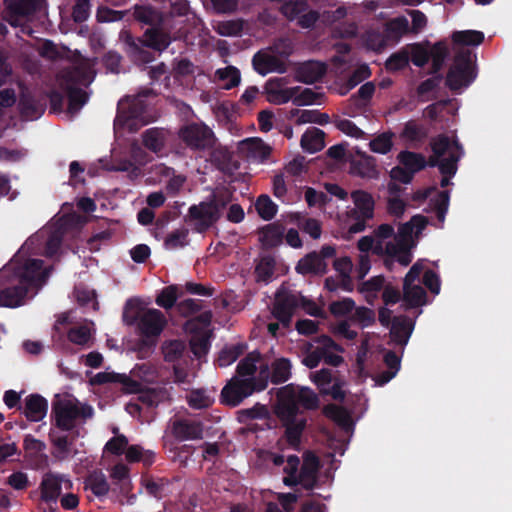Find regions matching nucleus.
Wrapping results in <instances>:
<instances>
[{
    "label": "nucleus",
    "mask_w": 512,
    "mask_h": 512,
    "mask_svg": "<svg viewBox=\"0 0 512 512\" xmlns=\"http://www.w3.org/2000/svg\"><path fill=\"white\" fill-rule=\"evenodd\" d=\"M48 276L41 259H27L4 267L0 277L6 280L7 286L0 290V304L11 308L22 305L28 291L40 288Z\"/></svg>",
    "instance_id": "1"
},
{
    "label": "nucleus",
    "mask_w": 512,
    "mask_h": 512,
    "mask_svg": "<svg viewBox=\"0 0 512 512\" xmlns=\"http://www.w3.org/2000/svg\"><path fill=\"white\" fill-rule=\"evenodd\" d=\"M123 320L127 325H135L139 336L137 350L140 353H151L167 325L165 315L158 309L148 308L133 313L124 312Z\"/></svg>",
    "instance_id": "2"
},
{
    "label": "nucleus",
    "mask_w": 512,
    "mask_h": 512,
    "mask_svg": "<svg viewBox=\"0 0 512 512\" xmlns=\"http://www.w3.org/2000/svg\"><path fill=\"white\" fill-rule=\"evenodd\" d=\"M94 76V72L87 64L69 67L57 75L59 88L68 98V113H78L87 103L89 95L80 86H89Z\"/></svg>",
    "instance_id": "3"
},
{
    "label": "nucleus",
    "mask_w": 512,
    "mask_h": 512,
    "mask_svg": "<svg viewBox=\"0 0 512 512\" xmlns=\"http://www.w3.org/2000/svg\"><path fill=\"white\" fill-rule=\"evenodd\" d=\"M120 40L128 57L134 62L142 63H149L153 59L152 53L146 48L164 51L171 43L170 35L157 28H148L143 37H135L129 31H122Z\"/></svg>",
    "instance_id": "4"
},
{
    "label": "nucleus",
    "mask_w": 512,
    "mask_h": 512,
    "mask_svg": "<svg viewBox=\"0 0 512 512\" xmlns=\"http://www.w3.org/2000/svg\"><path fill=\"white\" fill-rule=\"evenodd\" d=\"M269 366L261 365L258 377H250L246 379L232 378L221 391V403L236 407L245 398L254 392H260L266 389L268 385Z\"/></svg>",
    "instance_id": "5"
},
{
    "label": "nucleus",
    "mask_w": 512,
    "mask_h": 512,
    "mask_svg": "<svg viewBox=\"0 0 512 512\" xmlns=\"http://www.w3.org/2000/svg\"><path fill=\"white\" fill-rule=\"evenodd\" d=\"M277 398L276 407L282 409V414L286 417L299 416L300 407L306 410H315L319 406V398L313 390L293 384L280 388Z\"/></svg>",
    "instance_id": "6"
},
{
    "label": "nucleus",
    "mask_w": 512,
    "mask_h": 512,
    "mask_svg": "<svg viewBox=\"0 0 512 512\" xmlns=\"http://www.w3.org/2000/svg\"><path fill=\"white\" fill-rule=\"evenodd\" d=\"M476 55L468 49H461L455 53L453 62L445 78L446 86L452 92L470 86L477 77Z\"/></svg>",
    "instance_id": "7"
},
{
    "label": "nucleus",
    "mask_w": 512,
    "mask_h": 512,
    "mask_svg": "<svg viewBox=\"0 0 512 512\" xmlns=\"http://www.w3.org/2000/svg\"><path fill=\"white\" fill-rule=\"evenodd\" d=\"M93 414L94 410L90 405H79L70 400H57L52 403L54 425L61 431H72L78 418H92Z\"/></svg>",
    "instance_id": "8"
},
{
    "label": "nucleus",
    "mask_w": 512,
    "mask_h": 512,
    "mask_svg": "<svg viewBox=\"0 0 512 512\" xmlns=\"http://www.w3.org/2000/svg\"><path fill=\"white\" fill-rule=\"evenodd\" d=\"M228 201L223 196L212 194L205 201L189 207L187 217L197 221L196 230L204 232L212 227L221 217Z\"/></svg>",
    "instance_id": "9"
},
{
    "label": "nucleus",
    "mask_w": 512,
    "mask_h": 512,
    "mask_svg": "<svg viewBox=\"0 0 512 512\" xmlns=\"http://www.w3.org/2000/svg\"><path fill=\"white\" fill-rule=\"evenodd\" d=\"M179 139L194 152L213 149L216 137L212 129L203 122H188L178 130Z\"/></svg>",
    "instance_id": "10"
},
{
    "label": "nucleus",
    "mask_w": 512,
    "mask_h": 512,
    "mask_svg": "<svg viewBox=\"0 0 512 512\" xmlns=\"http://www.w3.org/2000/svg\"><path fill=\"white\" fill-rule=\"evenodd\" d=\"M351 199L354 207L347 212V216L354 221L349 226V232L355 234L364 231L367 221L373 219L375 200L370 193L364 190L352 191Z\"/></svg>",
    "instance_id": "11"
},
{
    "label": "nucleus",
    "mask_w": 512,
    "mask_h": 512,
    "mask_svg": "<svg viewBox=\"0 0 512 512\" xmlns=\"http://www.w3.org/2000/svg\"><path fill=\"white\" fill-rule=\"evenodd\" d=\"M153 94L152 89H144L134 97L118 103L116 123L132 128L133 122L141 120L146 113L147 104L144 98Z\"/></svg>",
    "instance_id": "12"
},
{
    "label": "nucleus",
    "mask_w": 512,
    "mask_h": 512,
    "mask_svg": "<svg viewBox=\"0 0 512 512\" xmlns=\"http://www.w3.org/2000/svg\"><path fill=\"white\" fill-rule=\"evenodd\" d=\"M47 108V97L44 93L20 87L18 111L22 119L33 121L39 119Z\"/></svg>",
    "instance_id": "13"
},
{
    "label": "nucleus",
    "mask_w": 512,
    "mask_h": 512,
    "mask_svg": "<svg viewBox=\"0 0 512 512\" xmlns=\"http://www.w3.org/2000/svg\"><path fill=\"white\" fill-rule=\"evenodd\" d=\"M302 300L304 297L282 285L275 294L273 316L283 325L288 326L294 311Z\"/></svg>",
    "instance_id": "14"
},
{
    "label": "nucleus",
    "mask_w": 512,
    "mask_h": 512,
    "mask_svg": "<svg viewBox=\"0 0 512 512\" xmlns=\"http://www.w3.org/2000/svg\"><path fill=\"white\" fill-rule=\"evenodd\" d=\"M72 488L73 483L67 475L47 473L40 484L41 499L48 504H56L62 490Z\"/></svg>",
    "instance_id": "15"
},
{
    "label": "nucleus",
    "mask_w": 512,
    "mask_h": 512,
    "mask_svg": "<svg viewBox=\"0 0 512 512\" xmlns=\"http://www.w3.org/2000/svg\"><path fill=\"white\" fill-rule=\"evenodd\" d=\"M3 19L11 26L21 25V21L33 15L38 8V0H4Z\"/></svg>",
    "instance_id": "16"
},
{
    "label": "nucleus",
    "mask_w": 512,
    "mask_h": 512,
    "mask_svg": "<svg viewBox=\"0 0 512 512\" xmlns=\"http://www.w3.org/2000/svg\"><path fill=\"white\" fill-rule=\"evenodd\" d=\"M288 83L287 77L270 78L265 84L267 100L276 105L288 103L290 100L293 101L295 95L300 91V86L285 88Z\"/></svg>",
    "instance_id": "17"
},
{
    "label": "nucleus",
    "mask_w": 512,
    "mask_h": 512,
    "mask_svg": "<svg viewBox=\"0 0 512 512\" xmlns=\"http://www.w3.org/2000/svg\"><path fill=\"white\" fill-rule=\"evenodd\" d=\"M356 156H351L350 174L361 178L377 179L379 171L377 169L376 158L367 153L356 149Z\"/></svg>",
    "instance_id": "18"
},
{
    "label": "nucleus",
    "mask_w": 512,
    "mask_h": 512,
    "mask_svg": "<svg viewBox=\"0 0 512 512\" xmlns=\"http://www.w3.org/2000/svg\"><path fill=\"white\" fill-rule=\"evenodd\" d=\"M203 424L190 419H176L171 425V434L178 441L203 438Z\"/></svg>",
    "instance_id": "19"
},
{
    "label": "nucleus",
    "mask_w": 512,
    "mask_h": 512,
    "mask_svg": "<svg viewBox=\"0 0 512 512\" xmlns=\"http://www.w3.org/2000/svg\"><path fill=\"white\" fill-rule=\"evenodd\" d=\"M327 72L324 62L308 60L300 63L295 69V79L305 84H314L321 80Z\"/></svg>",
    "instance_id": "20"
},
{
    "label": "nucleus",
    "mask_w": 512,
    "mask_h": 512,
    "mask_svg": "<svg viewBox=\"0 0 512 512\" xmlns=\"http://www.w3.org/2000/svg\"><path fill=\"white\" fill-rule=\"evenodd\" d=\"M275 413L285 427V437L289 445L293 447L298 446L306 426V418L298 416L286 417L282 414V409L278 407L275 408Z\"/></svg>",
    "instance_id": "21"
},
{
    "label": "nucleus",
    "mask_w": 512,
    "mask_h": 512,
    "mask_svg": "<svg viewBox=\"0 0 512 512\" xmlns=\"http://www.w3.org/2000/svg\"><path fill=\"white\" fill-rule=\"evenodd\" d=\"M239 150L251 162L264 163L271 155L272 149L260 138H248L240 142Z\"/></svg>",
    "instance_id": "22"
},
{
    "label": "nucleus",
    "mask_w": 512,
    "mask_h": 512,
    "mask_svg": "<svg viewBox=\"0 0 512 512\" xmlns=\"http://www.w3.org/2000/svg\"><path fill=\"white\" fill-rule=\"evenodd\" d=\"M92 383L98 385L119 383L122 385L123 390L126 393H139L142 387V384L139 381L132 379L127 374L115 372H99L93 378Z\"/></svg>",
    "instance_id": "23"
},
{
    "label": "nucleus",
    "mask_w": 512,
    "mask_h": 512,
    "mask_svg": "<svg viewBox=\"0 0 512 512\" xmlns=\"http://www.w3.org/2000/svg\"><path fill=\"white\" fill-rule=\"evenodd\" d=\"M20 410L27 420L39 422L47 414L48 401L39 394H30L25 398L24 406H20Z\"/></svg>",
    "instance_id": "24"
},
{
    "label": "nucleus",
    "mask_w": 512,
    "mask_h": 512,
    "mask_svg": "<svg viewBox=\"0 0 512 512\" xmlns=\"http://www.w3.org/2000/svg\"><path fill=\"white\" fill-rule=\"evenodd\" d=\"M328 264L313 251L302 257L296 264L295 270L301 275H324L327 273Z\"/></svg>",
    "instance_id": "25"
},
{
    "label": "nucleus",
    "mask_w": 512,
    "mask_h": 512,
    "mask_svg": "<svg viewBox=\"0 0 512 512\" xmlns=\"http://www.w3.org/2000/svg\"><path fill=\"white\" fill-rule=\"evenodd\" d=\"M414 330V322L405 315L395 316L390 326V337L395 344L405 346Z\"/></svg>",
    "instance_id": "26"
},
{
    "label": "nucleus",
    "mask_w": 512,
    "mask_h": 512,
    "mask_svg": "<svg viewBox=\"0 0 512 512\" xmlns=\"http://www.w3.org/2000/svg\"><path fill=\"white\" fill-rule=\"evenodd\" d=\"M252 65L256 72L265 76L269 72L285 73L286 64L279 58L265 53L257 52L252 58Z\"/></svg>",
    "instance_id": "27"
},
{
    "label": "nucleus",
    "mask_w": 512,
    "mask_h": 512,
    "mask_svg": "<svg viewBox=\"0 0 512 512\" xmlns=\"http://www.w3.org/2000/svg\"><path fill=\"white\" fill-rule=\"evenodd\" d=\"M133 17L137 22L157 29H161L164 21L162 12L151 5H135Z\"/></svg>",
    "instance_id": "28"
},
{
    "label": "nucleus",
    "mask_w": 512,
    "mask_h": 512,
    "mask_svg": "<svg viewBox=\"0 0 512 512\" xmlns=\"http://www.w3.org/2000/svg\"><path fill=\"white\" fill-rule=\"evenodd\" d=\"M430 147L432 153L442 158H444L446 153H448V156L453 153H461V157L464 155L462 144L458 139L451 140L445 134H439L433 137L430 141Z\"/></svg>",
    "instance_id": "29"
},
{
    "label": "nucleus",
    "mask_w": 512,
    "mask_h": 512,
    "mask_svg": "<svg viewBox=\"0 0 512 512\" xmlns=\"http://www.w3.org/2000/svg\"><path fill=\"white\" fill-rule=\"evenodd\" d=\"M320 467L315 455L306 457L299 472L300 484L306 490H312L317 484V473Z\"/></svg>",
    "instance_id": "30"
},
{
    "label": "nucleus",
    "mask_w": 512,
    "mask_h": 512,
    "mask_svg": "<svg viewBox=\"0 0 512 512\" xmlns=\"http://www.w3.org/2000/svg\"><path fill=\"white\" fill-rule=\"evenodd\" d=\"M167 135L168 131L163 128H149L142 133V144L149 151L160 153L165 148Z\"/></svg>",
    "instance_id": "31"
},
{
    "label": "nucleus",
    "mask_w": 512,
    "mask_h": 512,
    "mask_svg": "<svg viewBox=\"0 0 512 512\" xmlns=\"http://www.w3.org/2000/svg\"><path fill=\"white\" fill-rule=\"evenodd\" d=\"M460 159L461 153H453L446 158H442L439 155L432 153L426 161V166L438 167L442 175L453 177L457 172L458 162Z\"/></svg>",
    "instance_id": "32"
},
{
    "label": "nucleus",
    "mask_w": 512,
    "mask_h": 512,
    "mask_svg": "<svg viewBox=\"0 0 512 512\" xmlns=\"http://www.w3.org/2000/svg\"><path fill=\"white\" fill-rule=\"evenodd\" d=\"M325 132L319 128H308L301 137V147L309 153H316L325 146Z\"/></svg>",
    "instance_id": "33"
},
{
    "label": "nucleus",
    "mask_w": 512,
    "mask_h": 512,
    "mask_svg": "<svg viewBox=\"0 0 512 512\" xmlns=\"http://www.w3.org/2000/svg\"><path fill=\"white\" fill-rule=\"evenodd\" d=\"M284 230L280 225L268 224L259 230V240L264 249H271L283 241Z\"/></svg>",
    "instance_id": "34"
},
{
    "label": "nucleus",
    "mask_w": 512,
    "mask_h": 512,
    "mask_svg": "<svg viewBox=\"0 0 512 512\" xmlns=\"http://www.w3.org/2000/svg\"><path fill=\"white\" fill-rule=\"evenodd\" d=\"M85 489H89L96 497L101 498L108 494L109 483L101 470L89 473L84 481Z\"/></svg>",
    "instance_id": "35"
},
{
    "label": "nucleus",
    "mask_w": 512,
    "mask_h": 512,
    "mask_svg": "<svg viewBox=\"0 0 512 512\" xmlns=\"http://www.w3.org/2000/svg\"><path fill=\"white\" fill-rule=\"evenodd\" d=\"M291 362L287 358H278L274 360L269 368L268 380L273 384H281L288 381L291 377Z\"/></svg>",
    "instance_id": "36"
},
{
    "label": "nucleus",
    "mask_w": 512,
    "mask_h": 512,
    "mask_svg": "<svg viewBox=\"0 0 512 512\" xmlns=\"http://www.w3.org/2000/svg\"><path fill=\"white\" fill-rule=\"evenodd\" d=\"M427 293L419 284L403 285V302L407 309L417 308L426 304Z\"/></svg>",
    "instance_id": "37"
},
{
    "label": "nucleus",
    "mask_w": 512,
    "mask_h": 512,
    "mask_svg": "<svg viewBox=\"0 0 512 512\" xmlns=\"http://www.w3.org/2000/svg\"><path fill=\"white\" fill-rule=\"evenodd\" d=\"M409 31V21L405 16L393 18L384 25V32L388 42H398Z\"/></svg>",
    "instance_id": "38"
},
{
    "label": "nucleus",
    "mask_w": 512,
    "mask_h": 512,
    "mask_svg": "<svg viewBox=\"0 0 512 512\" xmlns=\"http://www.w3.org/2000/svg\"><path fill=\"white\" fill-rule=\"evenodd\" d=\"M398 161L413 174L426 167V159L421 153L401 151L397 156Z\"/></svg>",
    "instance_id": "39"
},
{
    "label": "nucleus",
    "mask_w": 512,
    "mask_h": 512,
    "mask_svg": "<svg viewBox=\"0 0 512 512\" xmlns=\"http://www.w3.org/2000/svg\"><path fill=\"white\" fill-rule=\"evenodd\" d=\"M161 349L164 360L175 364L183 357L186 350V344L180 339L168 340L162 344Z\"/></svg>",
    "instance_id": "40"
},
{
    "label": "nucleus",
    "mask_w": 512,
    "mask_h": 512,
    "mask_svg": "<svg viewBox=\"0 0 512 512\" xmlns=\"http://www.w3.org/2000/svg\"><path fill=\"white\" fill-rule=\"evenodd\" d=\"M276 261L271 255L261 257L255 266V277L257 282L269 283L275 272Z\"/></svg>",
    "instance_id": "41"
},
{
    "label": "nucleus",
    "mask_w": 512,
    "mask_h": 512,
    "mask_svg": "<svg viewBox=\"0 0 512 512\" xmlns=\"http://www.w3.org/2000/svg\"><path fill=\"white\" fill-rule=\"evenodd\" d=\"M451 38L457 45L478 46L484 41V33L477 30L455 31Z\"/></svg>",
    "instance_id": "42"
},
{
    "label": "nucleus",
    "mask_w": 512,
    "mask_h": 512,
    "mask_svg": "<svg viewBox=\"0 0 512 512\" xmlns=\"http://www.w3.org/2000/svg\"><path fill=\"white\" fill-rule=\"evenodd\" d=\"M246 345L237 343L224 347L217 358L219 367H227L234 363L245 351Z\"/></svg>",
    "instance_id": "43"
},
{
    "label": "nucleus",
    "mask_w": 512,
    "mask_h": 512,
    "mask_svg": "<svg viewBox=\"0 0 512 512\" xmlns=\"http://www.w3.org/2000/svg\"><path fill=\"white\" fill-rule=\"evenodd\" d=\"M255 209L261 219L270 221L277 214L278 206L267 194H261L256 200Z\"/></svg>",
    "instance_id": "44"
},
{
    "label": "nucleus",
    "mask_w": 512,
    "mask_h": 512,
    "mask_svg": "<svg viewBox=\"0 0 512 512\" xmlns=\"http://www.w3.org/2000/svg\"><path fill=\"white\" fill-rule=\"evenodd\" d=\"M211 160L215 166L223 171L229 172L237 166L233 163V155L226 148H216L211 153Z\"/></svg>",
    "instance_id": "45"
},
{
    "label": "nucleus",
    "mask_w": 512,
    "mask_h": 512,
    "mask_svg": "<svg viewBox=\"0 0 512 512\" xmlns=\"http://www.w3.org/2000/svg\"><path fill=\"white\" fill-rule=\"evenodd\" d=\"M51 443L55 448V457L64 459L71 452V445L75 437L69 438L67 435H57L54 431H51L49 434Z\"/></svg>",
    "instance_id": "46"
},
{
    "label": "nucleus",
    "mask_w": 512,
    "mask_h": 512,
    "mask_svg": "<svg viewBox=\"0 0 512 512\" xmlns=\"http://www.w3.org/2000/svg\"><path fill=\"white\" fill-rule=\"evenodd\" d=\"M210 335L206 332L195 334L190 339V349L194 356L198 359L205 357L210 349Z\"/></svg>",
    "instance_id": "47"
},
{
    "label": "nucleus",
    "mask_w": 512,
    "mask_h": 512,
    "mask_svg": "<svg viewBox=\"0 0 512 512\" xmlns=\"http://www.w3.org/2000/svg\"><path fill=\"white\" fill-rule=\"evenodd\" d=\"M261 360L257 351L248 353L237 365L236 372L241 377L253 376L257 370L256 364Z\"/></svg>",
    "instance_id": "48"
},
{
    "label": "nucleus",
    "mask_w": 512,
    "mask_h": 512,
    "mask_svg": "<svg viewBox=\"0 0 512 512\" xmlns=\"http://www.w3.org/2000/svg\"><path fill=\"white\" fill-rule=\"evenodd\" d=\"M393 137L394 133L391 131L379 134L369 142L370 150L379 154L389 153L393 147Z\"/></svg>",
    "instance_id": "49"
},
{
    "label": "nucleus",
    "mask_w": 512,
    "mask_h": 512,
    "mask_svg": "<svg viewBox=\"0 0 512 512\" xmlns=\"http://www.w3.org/2000/svg\"><path fill=\"white\" fill-rule=\"evenodd\" d=\"M386 251L389 255L396 256L397 261L403 266H408L412 261V254L407 243H388Z\"/></svg>",
    "instance_id": "50"
},
{
    "label": "nucleus",
    "mask_w": 512,
    "mask_h": 512,
    "mask_svg": "<svg viewBox=\"0 0 512 512\" xmlns=\"http://www.w3.org/2000/svg\"><path fill=\"white\" fill-rule=\"evenodd\" d=\"M429 55L432 58L431 73L439 74L438 72L441 70L448 55L447 45L444 42L435 43L431 49V54Z\"/></svg>",
    "instance_id": "51"
},
{
    "label": "nucleus",
    "mask_w": 512,
    "mask_h": 512,
    "mask_svg": "<svg viewBox=\"0 0 512 512\" xmlns=\"http://www.w3.org/2000/svg\"><path fill=\"white\" fill-rule=\"evenodd\" d=\"M364 41L366 47L373 51H381L388 43L384 30L381 32L380 30L375 29L369 30L365 33Z\"/></svg>",
    "instance_id": "52"
},
{
    "label": "nucleus",
    "mask_w": 512,
    "mask_h": 512,
    "mask_svg": "<svg viewBox=\"0 0 512 512\" xmlns=\"http://www.w3.org/2000/svg\"><path fill=\"white\" fill-rule=\"evenodd\" d=\"M426 136L425 128L414 120L405 123L400 137L409 141H420Z\"/></svg>",
    "instance_id": "53"
},
{
    "label": "nucleus",
    "mask_w": 512,
    "mask_h": 512,
    "mask_svg": "<svg viewBox=\"0 0 512 512\" xmlns=\"http://www.w3.org/2000/svg\"><path fill=\"white\" fill-rule=\"evenodd\" d=\"M330 122V116L318 110H302L300 116L296 120V124L315 123L326 125Z\"/></svg>",
    "instance_id": "54"
},
{
    "label": "nucleus",
    "mask_w": 512,
    "mask_h": 512,
    "mask_svg": "<svg viewBox=\"0 0 512 512\" xmlns=\"http://www.w3.org/2000/svg\"><path fill=\"white\" fill-rule=\"evenodd\" d=\"M409 64V52L406 49H401L393 53L385 63L388 71L396 72L406 68Z\"/></svg>",
    "instance_id": "55"
},
{
    "label": "nucleus",
    "mask_w": 512,
    "mask_h": 512,
    "mask_svg": "<svg viewBox=\"0 0 512 512\" xmlns=\"http://www.w3.org/2000/svg\"><path fill=\"white\" fill-rule=\"evenodd\" d=\"M188 229H176L169 233L164 240V246L167 249H176L188 244Z\"/></svg>",
    "instance_id": "56"
},
{
    "label": "nucleus",
    "mask_w": 512,
    "mask_h": 512,
    "mask_svg": "<svg viewBox=\"0 0 512 512\" xmlns=\"http://www.w3.org/2000/svg\"><path fill=\"white\" fill-rule=\"evenodd\" d=\"M177 287L170 285L165 287L159 295L156 297V304L166 310L171 309L176 305L177 302Z\"/></svg>",
    "instance_id": "57"
},
{
    "label": "nucleus",
    "mask_w": 512,
    "mask_h": 512,
    "mask_svg": "<svg viewBox=\"0 0 512 512\" xmlns=\"http://www.w3.org/2000/svg\"><path fill=\"white\" fill-rule=\"evenodd\" d=\"M268 416V409L265 405L260 403L255 404L251 408L242 409L238 411V420L241 423H245L249 420L254 419H265Z\"/></svg>",
    "instance_id": "58"
},
{
    "label": "nucleus",
    "mask_w": 512,
    "mask_h": 512,
    "mask_svg": "<svg viewBox=\"0 0 512 512\" xmlns=\"http://www.w3.org/2000/svg\"><path fill=\"white\" fill-rule=\"evenodd\" d=\"M355 301L352 298H343L329 304V311L335 317H343L352 313L355 309Z\"/></svg>",
    "instance_id": "59"
},
{
    "label": "nucleus",
    "mask_w": 512,
    "mask_h": 512,
    "mask_svg": "<svg viewBox=\"0 0 512 512\" xmlns=\"http://www.w3.org/2000/svg\"><path fill=\"white\" fill-rule=\"evenodd\" d=\"M216 74L220 80L227 81L224 85V88L227 90L236 87L241 80L240 71L234 66L218 69Z\"/></svg>",
    "instance_id": "60"
},
{
    "label": "nucleus",
    "mask_w": 512,
    "mask_h": 512,
    "mask_svg": "<svg viewBox=\"0 0 512 512\" xmlns=\"http://www.w3.org/2000/svg\"><path fill=\"white\" fill-rule=\"evenodd\" d=\"M431 201L438 221L444 222L449 207L450 192L448 190L440 191L437 197Z\"/></svg>",
    "instance_id": "61"
},
{
    "label": "nucleus",
    "mask_w": 512,
    "mask_h": 512,
    "mask_svg": "<svg viewBox=\"0 0 512 512\" xmlns=\"http://www.w3.org/2000/svg\"><path fill=\"white\" fill-rule=\"evenodd\" d=\"M213 400L204 390H192L187 397L188 405L193 409H205L212 404Z\"/></svg>",
    "instance_id": "62"
},
{
    "label": "nucleus",
    "mask_w": 512,
    "mask_h": 512,
    "mask_svg": "<svg viewBox=\"0 0 512 512\" xmlns=\"http://www.w3.org/2000/svg\"><path fill=\"white\" fill-rule=\"evenodd\" d=\"M90 330L87 326L72 327L67 332L68 340L76 345H86L90 340Z\"/></svg>",
    "instance_id": "63"
},
{
    "label": "nucleus",
    "mask_w": 512,
    "mask_h": 512,
    "mask_svg": "<svg viewBox=\"0 0 512 512\" xmlns=\"http://www.w3.org/2000/svg\"><path fill=\"white\" fill-rule=\"evenodd\" d=\"M351 319L358 322L362 328L369 327L375 322V313L372 309L362 306L354 309Z\"/></svg>",
    "instance_id": "64"
}]
</instances>
